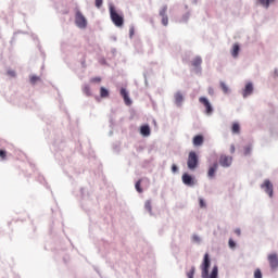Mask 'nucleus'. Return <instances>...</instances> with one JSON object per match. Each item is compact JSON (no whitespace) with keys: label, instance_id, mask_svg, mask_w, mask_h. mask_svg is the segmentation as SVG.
Here are the masks:
<instances>
[{"label":"nucleus","instance_id":"nucleus-1","mask_svg":"<svg viewBox=\"0 0 278 278\" xmlns=\"http://www.w3.org/2000/svg\"><path fill=\"white\" fill-rule=\"evenodd\" d=\"M210 273V254L204 255V262H203V268H202V275L204 278H218V267H213L212 273L210 277H206Z\"/></svg>","mask_w":278,"mask_h":278},{"label":"nucleus","instance_id":"nucleus-2","mask_svg":"<svg viewBox=\"0 0 278 278\" xmlns=\"http://www.w3.org/2000/svg\"><path fill=\"white\" fill-rule=\"evenodd\" d=\"M110 16L115 27H123V25H125V17L123 16V14H118V12H116V9H114V7L110 8Z\"/></svg>","mask_w":278,"mask_h":278},{"label":"nucleus","instance_id":"nucleus-3","mask_svg":"<svg viewBox=\"0 0 278 278\" xmlns=\"http://www.w3.org/2000/svg\"><path fill=\"white\" fill-rule=\"evenodd\" d=\"M187 166L189 170H195L199 166V155H197V152L191 151L189 152L188 159H187Z\"/></svg>","mask_w":278,"mask_h":278},{"label":"nucleus","instance_id":"nucleus-4","mask_svg":"<svg viewBox=\"0 0 278 278\" xmlns=\"http://www.w3.org/2000/svg\"><path fill=\"white\" fill-rule=\"evenodd\" d=\"M75 23L79 29H86V27H88V21L86 20V16H84V13L79 11V9H76Z\"/></svg>","mask_w":278,"mask_h":278},{"label":"nucleus","instance_id":"nucleus-5","mask_svg":"<svg viewBox=\"0 0 278 278\" xmlns=\"http://www.w3.org/2000/svg\"><path fill=\"white\" fill-rule=\"evenodd\" d=\"M167 12L168 5L162 7V9L159 12L160 16L162 17V25H164V27L168 26V15L166 14Z\"/></svg>","mask_w":278,"mask_h":278},{"label":"nucleus","instance_id":"nucleus-6","mask_svg":"<svg viewBox=\"0 0 278 278\" xmlns=\"http://www.w3.org/2000/svg\"><path fill=\"white\" fill-rule=\"evenodd\" d=\"M261 188L266 192V194H268L270 199H273V182H270V180H264L263 185H261Z\"/></svg>","mask_w":278,"mask_h":278},{"label":"nucleus","instance_id":"nucleus-7","mask_svg":"<svg viewBox=\"0 0 278 278\" xmlns=\"http://www.w3.org/2000/svg\"><path fill=\"white\" fill-rule=\"evenodd\" d=\"M267 260H268V263H269V266L271 268V270H277L278 268V256L276 253H273V254H269L267 256Z\"/></svg>","mask_w":278,"mask_h":278},{"label":"nucleus","instance_id":"nucleus-8","mask_svg":"<svg viewBox=\"0 0 278 278\" xmlns=\"http://www.w3.org/2000/svg\"><path fill=\"white\" fill-rule=\"evenodd\" d=\"M199 102L202 103V105H204L206 114H212V112H214V110L212 109V104L210 103V100H207V98L201 97L199 99Z\"/></svg>","mask_w":278,"mask_h":278},{"label":"nucleus","instance_id":"nucleus-9","mask_svg":"<svg viewBox=\"0 0 278 278\" xmlns=\"http://www.w3.org/2000/svg\"><path fill=\"white\" fill-rule=\"evenodd\" d=\"M182 184H185V186H194V184H197V181L194 180V178L192 176H190V174L185 173L182 175Z\"/></svg>","mask_w":278,"mask_h":278},{"label":"nucleus","instance_id":"nucleus-10","mask_svg":"<svg viewBox=\"0 0 278 278\" xmlns=\"http://www.w3.org/2000/svg\"><path fill=\"white\" fill-rule=\"evenodd\" d=\"M253 94V83H248L242 91L243 99Z\"/></svg>","mask_w":278,"mask_h":278},{"label":"nucleus","instance_id":"nucleus-11","mask_svg":"<svg viewBox=\"0 0 278 278\" xmlns=\"http://www.w3.org/2000/svg\"><path fill=\"white\" fill-rule=\"evenodd\" d=\"M119 94L124 99L125 105H131V99L129 98V92L127 89L122 88Z\"/></svg>","mask_w":278,"mask_h":278},{"label":"nucleus","instance_id":"nucleus-12","mask_svg":"<svg viewBox=\"0 0 278 278\" xmlns=\"http://www.w3.org/2000/svg\"><path fill=\"white\" fill-rule=\"evenodd\" d=\"M231 162H232L231 156L222 155L219 159V164H220V166H224V167L231 166Z\"/></svg>","mask_w":278,"mask_h":278},{"label":"nucleus","instance_id":"nucleus-13","mask_svg":"<svg viewBox=\"0 0 278 278\" xmlns=\"http://www.w3.org/2000/svg\"><path fill=\"white\" fill-rule=\"evenodd\" d=\"M216 170H218V163H214L207 172V177L208 179H214V177L216 176Z\"/></svg>","mask_w":278,"mask_h":278},{"label":"nucleus","instance_id":"nucleus-14","mask_svg":"<svg viewBox=\"0 0 278 278\" xmlns=\"http://www.w3.org/2000/svg\"><path fill=\"white\" fill-rule=\"evenodd\" d=\"M205 142L203 135H197L193 137V147H201Z\"/></svg>","mask_w":278,"mask_h":278},{"label":"nucleus","instance_id":"nucleus-15","mask_svg":"<svg viewBox=\"0 0 278 278\" xmlns=\"http://www.w3.org/2000/svg\"><path fill=\"white\" fill-rule=\"evenodd\" d=\"M174 98H175L176 105L180 106L181 103H184V94L181 92H179V91L176 92Z\"/></svg>","mask_w":278,"mask_h":278},{"label":"nucleus","instance_id":"nucleus-16","mask_svg":"<svg viewBox=\"0 0 278 278\" xmlns=\"http://www.w3.org/2000/svg\"><path fill=\"white\" fill-rule=\"evenodd\" d=\"M140 134L142 136H151V128L149 127V125L141 126Z\"/></svg>","mask_w":278,"mask_h":278},{"label":"nucleus","instance_id":"nucleus-17","mask_svg":"<svg viewBox=\"0 0 278 278\" xmlns=\"http://www.w3.org/2000/svg\"><path fill=\"white\" fill-rule=\"evenodd\" d=\"M239 53H240V46L238 43H235L231 50L232 58H238Z\"/></svg>","mask_w":278,"mask_h":278},{"label":"nucleus","instance_id":"nucleus-18","mask_svg":"<svg viewBox=\"0 0 278 278\" xmlns=\"http://www.w3.org/2000/svg\"><path fill=\"white\" fill-rule=\"evenodd\" d=\"M191 64L192 66H194V68H199V66L203 64V60L201 59V56H197L195 59L192 60Z\"/></svg>","mask_w":278,"mask_h":278},{"label":"nucleus","instance_id":"nucleus-19","mask_svg":"<svg viewBox=\"0 0 278 278\" xmlns=\"http://www.w3.org/2000/svg\"><path fill=\"white\" fill-rule=\"evenodd\" d=\"M100 97L101 99H108V97H110V91L105 87H101Z\"/></svg>","mask_w":278,"mask_h":278},{"label":"nucleus","instance_id":"nucleus-20","mask_svg":"<svg viewBox=\"0 0 278 278\" xmlns=\"http://www.w3.org/2000/svg\"><path fill=\"white\" fill-rule=\"evenodd\" d=\"M83 92H84V94H86V97H92V90L90 89V86H88V85L84 86Z\"/></svg>","mask_w":278,"mask_h":278},{"label":"nucleus","instance_id":"nucleus-21","mask_svg":"<svg viewBox=\"0 0 278 278\" xmlns=\"http://www.w3.org/2000/svg\"><path fill=\"white\" fill-rule=\"evenodd\" d=\"M261 5H263V8H270V3H274L275 0H258Z\"/></svg>","mask_w":278,"mask_h":278},{"label":"nucleus","instance_id":"nucleus-22","mask_svg":"<svg viewBox=\"0 0 278 278\" xmlns=\"http://www.w3.org/2000/svg\"><path fill=\"white\" fill-rule=\"evenodd\" d=\"M232 134H240V124L239 123H233L231 127Z\"/></svg>","mask_w":278,"mask_h":278},{"label":"nucleus","instance_id":"nucleus-23","mask_svg":"<svg viewBox=\"0 0 278 278\" xmlns=\"http://www.w3.org/2000/svg\"><path fill=\"white\" fill-rule=\"evenodd\" d=\"M219 86L225 94L229 92V87L227 86V84H225V81H220Z\"/></svg>","mask_w":278,"mask_h":278},{"label":"nucleus","instance_id":"nucleus-24","mask_svg":"<svg viewBox=\"0 0 278 278\" xmlns=\"http://www.w3.org/2000/svg\"><path fill=\"white\" fill-rule=\"evenodd\" d=\"M253 151V147L252 146H245L243 148V154L244 155H251V152Z\"/></svg>","mask_w":278,"mask_h":278},{"label":"nucleus","instance_id":"nucleus-25","mask_svg":"<svg viewBox=\"0 0 278 278\" xmlns=\"http://www.w3.org/2000/svg\"><path fill=\"white\" fill-rule=\"evenodd\" d=\"M141 184H142V179H139L136 185H135V188L137 190V192H139L141 194L142 192V187H141Z\"/></svg>","mask_w":278,"mask_h":278},{"label":"nucleus","instance_id":"nucleus-26","mask_svg":"<svg viewBox=\"0 0 278 278\" xmlns=\"http://www.w3.org/2000/svg\"><path fill=\"white\" fill-rule=\"evenodd\" d=\"M37 81H40V77H38V76L30 77V84L35 85V84H37Z\"/></svg>","mask_w":278,"mask_h":278},{"label":"nucleus","instance_id":"nucleus-27","mask_svg":"<svg viewBox=\"0 0 278 278\" xmlns=\"http://www.w3.org/2000/svg\"><path fill=\"white\" fill-rule=\"evenodd\" d=\"M0 157L1 160H5V157H8V152H5V150H0Z\"/></svg>","mask_w":278,"mask_h":278},{"label":"nucleus","instance_id":"nucleus-28","mask_svg":"<svg viewBox=\"0 0 278 278\" xmlns=\"http://www.w3.org/2000/svg\"><path fill=\"white\" fill-rule=\"evenodd\" d=\"M254 278H262V270L261 269H255Z\"/></svg>","mask_w":278,"mask_h":278},{"label":"nucleus","instance_id":"nucleus-29","mask_svg":"<svg viewBox=\"0 0 278 278\" xmlns=\"http://www.w3.org/2000/svg\"><path fill=\"white\" fill-rule=\"evenodd\" d=\"M91 84H101V77L91 78Z\"/></svg>","mask_w":278,"mask_h":278},{"label":"nucleus","instance_id":"nucleus-30","mask_svg":"<svg viewBox=\"0 0 278 278\" xmlns=\"http://www.w3.org/2000/svg\"><path fill=\"white\" fill-rule=\"evenodd\" d=\"M228 244L230 249H236V241L233 239H229Z\"/></svg>","mask_w":278,"mask_h":278},{"label":"nucleus","instance_id":"nucleus-31","mask_svg":"<svg viewBox=\"0 0 278 278\" xmlns=\"http://www.w3.org/2000/svg\"><path fill=\"white\" fill-rule=\"evenodd\" d=\"M187 277H188V278H194V267H192V268L190 269V271L187 273Z\"/></svg>","mask_w":278,"mask_h":278},{"label":"nucleus","instance_id":"nucleus-32","mask_svg":"<svg viewBox=\"0 0 278 278\" xmlns=\"http://www.w3.org/2000/svg\"><path fill=\"white\" fill-rule=\"evenodd\" d=\"M134 34H136V28H134V26H130V28H129V37L134 38Z\"/></svg>","mask_w":278,"mask_h":278},{"label":"nucleus","instance_id":"nucleus-33","mask_svg":"<svg viewBox=\"0 0 278 278\" xmlns=\"http://www.w3.org/2000/svg\"><path fill=\"white\" fill-rule=\"evenodd\" d=\"M199 203H200V207H207V205L205 204V200H203V198L199 199Z\"/></svg>","mask_w":278,"mask_h":278},{"label":"nucleus","instance_id":"nucleus-34","mask_svg":"<svg viewBox=\"0 0 278 278\" xmlns=\"http://www.w3.org/2000/svg\"><path fill=\"white\" fill-rule=\"evenodd\" d=\"M144 207L148 212H151L152 207H151V201H147L144 204Z\"/></svg>","mask_w":278,"mask_h":278},{"label":"nucleus","instance_id":"nucleus-35","mask_svg":"<svg viewBox=\"0 0 278 278\" xmlns=\"http://www.w3.org/2000/svg\"><path fill=\"white\" fill-rule=\"evenodd\" d=\"M192 241L193 242H201V238L199 236H197V235H193L192 236Z\"/></svg>","mask_w":278,"mask_h":278},{"label":"nucleus","instance_id":"nucleus-36","mask_svg":"<svg viewBox=\"0 0 278 278\" xmlns=\"http://www.w3.org/2000/svg\"><path fill=\"white\" fill-rule=\"evenodd\" d=\"M103 5V0H96V8H101Z\"/></svg>","mask_w":278,"mask_h":278},{"label":"nucleus","instance_id":"nucleus-37","mask_svg":"<svg viewBox=\"0 0 278 278\" xmlns=\"http://www.w3.org/2000/svg\"><path fill=\"white\" fill-rule=\"evenodd\" d=\"M8 75H10V77H16V72L10 70L8 71Z\"/></svg>","mask_w":278,"mask_h":278},{"label":"nucleus","instance_id":"nucleus-38","mask_svg":"<svg viewBox=\"0 0 278 278\" xmlns=\"http://www.w3.org/2000/svg\"><path fill=\"white\" fill-rule=\"evenodd\" d=\"M177 170H178L177 165L173 164L172 165V173H177Z\"/></svg>","mask_w":278,"mask_h":278},{"label":"nucleus","instance_id":"nucleus-39","mask_svg":"<svg viewBox=\"0 0 278 278\" xmlns=\"http://www.w3.org/2000/svg\"><path fill=\"white\" fill-rule=\"evenodd\" d=\"M230 153H236V146L233 144L230 146Z\"/></svg>","mask_w":278,"mask_h":278},{"label":"nucleus","instance_id":"nucleus-40","mask_svg":"<svg viewBox=\"0 0 278 278\" xmlns=\"http://www.w3.org/2000/svg\"><path fill=\"white\" fill-rule=\"evenodd\" d=\"M235 233H236L237 236H240V235H241L240 228H237V229L235 230Z\"/></svg>","mask_w":278,"mask_h":278}]
</instances>
